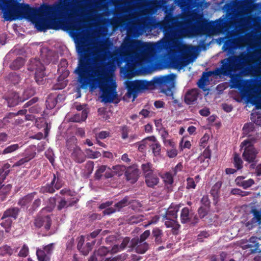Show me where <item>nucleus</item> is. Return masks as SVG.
Listing matches in <instances>:
<instances>
[{"label": "nucleus", "mask_w": 261, "mask_h": 261, "mask_svg": "<svg viewBox=\"0 0 261 261\" xmlns=\"http://www.w3.org/2000/svg\"><path fill=\"white\" fill-rule=\"evenodd\" d=\"M77 1L58 0L53 4H43L37 9L21 3L22 0H0V10L6 21L25 18L40 32L57 30L61 25L65 30L75 34L78 30Z\"/></svg>", "instance_id": "obj_1"}, {"label": "nucleus", "mask_w": 261, "mask_h": 261, "mask_svg": "<svg viewBox=\"0 0 261 261\" xmlns=\"http://www.w3.org/2000/svg\"><path fill=\"white\" fill-rule=\"evenodd\" d=\"M76 49L79 59L74 73L77 76V81L80 87L83 89L90 87L91 90L98 87L102 93V101L118 103L119 100L115 81L111 76L105 74L103 67L93 70L94 53L90 45L85 41H81L76 43Z\"/></svg>", "instance_id": "obj_2"}, {"label": "nucleus", "mask_w": 261, "mask_h": 261, "mask_svg": "<svg viewBox=\"0 0 261 261\" xmlns=\"http://www.w3.org/2000/svg\"><path fill=\"white\" fill-rule=\"evenodd\" d=\"M230 17L220 18L213 21H208L202 14H197L191 20L186 19L184 15H174L170 11H166L164 19L156 22L155 27L159 28L166 36L177 35L185 36L202 35L211 30L218 32L226 31L229 24Z\"/></svg>", "instance_id": "obj_3"}, {"label": "nucleus", "mask_w": 261, "mask_h": 261, "mask_svg": "<svg viewBox=\"0 0 261 261\" xmlns=\"http://www.w3.org/2000/svg\"><path fill=\"white\" fill-rule=\"evenodd\" d=\"M254 59L253 53H242L240 55L230 56L221 61V73L228 75L239 69L248 68V63Z\"/></svg>", "instance_id": "obj_4"}, {"label": "nucleus", "mask_w": 261, "mask_h": 261, "mask_svg": "<svg viewBox=\"0 0 261 261\" xmlns=\"http://www.w3.org/2000/svg\"><path fill=\"white\" fill-rule=\"evenodd\" d=\"M175 75L173 73L165 76L155 77L154 82L146 80H139L142 91L152 89L154 83L159 85L162 92L167 96H173V93L172 89L174 87ZM173 98V97H172Z\"/></svg>", "instance_id": "obj_5"}, {"label": "nucleus", "mask_w": 261, "mask_h": 261, "mask_svg": "<svg viewBox=\"0 0 261 261\" xmlns=\"http://www.w3.org/2000/svg\"><path fill=\"white\" fill-rule=\"evenodd\" d=\"M241 146L245 147L242 156L245 161L249 163L257 162L256 159L258 151L250 140H245L241 143Z\"/></svg>", "instance_id": "obj_6"}, {"label": "nucleus", "mask_w": 261, "mask_h": 261, "mask_svg": "<svg viewBox=\"0 0 261 261\" xmlns=\"http://www.w3.org/2000/svg\"><path fill=\"white\" fill-rule=\"evenodd\" d=\"M28 69L35 72V79L38 84L42 82L43 78L45 76V67L40 60L34 59L30 60Z\"/></svg>", "instance_id": "obj_7"}, {"label": "nucleus", "mask_w": 261, "mask_h": 261, "mask_svg": "<svg viewBox=\"0 0 261 261\" xmlns=\"http://www.w3.org/2000/svg\"><path fill=\"white\" fill-rule=\"evenodd\" d=\"M55 243H52L43 246L42 248H38L36 255L38 261H50L55 249Z\"/></svg>", "instance_id": "obj_8"}, {"label": "nucleus", "mask_w": 261, "mask_h": 261, "mask_svg": "<svg viewBox=\"0 0 261 261\" xmlns=\"http://www.w3.org/2000/svg\"><path fill=\"white\" fill-rule=\"evenodd\" d=\"M146 46V44L138 40L127 39L125 40L121 47L120 55L121 56L124 52H127L133 49H140Z\"/></svg>", "instance_id": "obj_9"}, {"label": "nucleus", "mask_w": 261, "mask_h": 261, "mask_svg": "<svg viewBox=\"0 0 261 261\" xmlns=\"http://www.w3.org/2000/svg\"><path fill=\"white\" fill-rule=\"evenodd\" d=\"M127 97H133L134 99L138 96V92L142 91L139 80L129 82L127 85Z\"/></svg>", "instance_id": "obj_10"}, {"label": "nucleus", "mask_w": 261, "mask_h": 261, "mask_svg": "<svg viewBox=\"0 0 261 261\" xmlns=\"http://www.w3.org/2000/svg\"><path fill=\"white\" fill-rule=\"evenodd\" d=\"M129 247L134 248L137 253L144 254L148 250L149 244L147 242H142L134 238L130 241Z\"/></svg>", "instance_id": "obj_11"}, {"label": "nucleus", "mask_w": 261, "mask_h": 261, "mask_svg": "<svg viewBox=\"0 0 261 261\" xmlns=\"http://www.w3.org/2000/svg\"><path fill=\"white\" fill-rule=\"evenodd\" d=\"M51 224V219L49 215L38 216L34 221V225L39 228L44 226L46 230H48Z\"/></svg>", "instance_id": "obj_12"}, {"label": "nucleus", "mask_w": 261, "mask_h": 261, "mask_svg": "<svg viewBox=\"0 0 261 261\" xmlns=\"http://www.w3.org/2000/svg\"><path fill=\"white\" fill-rule=\"evenodd\" d=\"M125 176L127 180L129 181L132 184H134L138 179L139 169L135 165L129 166L126 169Z\"/></svg>", "instance_id": "obj_13"}, {"label": "nucleus", "mask_w": 261, "mask_h": 261, "mask_svg": "<svg viewBox=\"0 0 261 261\" xmlns=\"http://www.w3.org/2000/svg\"><path fill=\"white\" fill-rule=\"evenodd\" d=\"M109 252V250L106 247L102 246L93 253L89 261H102L104 257Z\"/></svg>", "instance_id": "obj_14"}, {"label": "nucleus", "mask_w": 261, "mask_h": 261, "mask_svg": "<svg viewBox=\"0 0 261 261\" xmlns=\"http://www.w3.org/2000/svg\"><path fill=\"white\" fill-rule=\"evenodd\" d=\"M6 100L9 107H14L18 105L19 103L24 101V98H22V96H20L16 92H11Z\"/></svg>", "instance_id": "obj_15"}, {"label": "nucleus", "mask_w": 261, "mask_h": 261, "mask_svg": "<svg viewBox=\"0 0 261 261\" xmlns=\"http://www.w3.org/2000/svg\"><path fill=\"white\" fill-rule=\"evenodd\" d=\"M71 157L73 161L79 164L84 162L86 159V155L84 152L77 146L74 148Z\"/></svg>", "instance_id": "obj_16"}, {"label": "nucleus", "mask_w": 261, "mask_h": 261, "mask_svg": "<svg viewBox=\"0 0 261 261\" xmlns=\"http://www.w3.org/2000/svg\"><path fill=\"white\" fill-rule=\"evenodd\" d=\"M222 186V182L218 181L213 186L210 191V194L213 197V204L216 205L219 201L220 189Z\"/></svg>", "instance_id": "obj_17"}, {"label": "nucleus", "mask_w": 261, "mask_h": 261, "mask_svg": "<svg viewBox=\"0 0 261 261\" xmlns=\"http://www.w3.org/2000/svg\"><path fill=\"white\" fill-rule=\"evenodd\" d=\"M250 213L253 215L252 218L246 223V226L250 225L257 224L261 225V208L259 211L255 207L252 208L250 211Z\"/></svg>", "instance_id": "obj_18"}, {"label": "nucleus", "mask_w": 261, "mask_h": 261, "mask_svg": "<svg viewBox=\"0 0 261 261\" xmlns=\"http://www.w3.org/2000/svg\"><path fill=\"white\" fill-rule=\"evenodd\" d=\"M63 99V98L62 95H58L57 96L52 94L48 95L45 102L46 108L50 110L53 109L59 100L61 101Z\"/></svg>", "instance_id": "obj_19"}, {"label": "nucleus", "mask_w": 261, "mask_h": 261, "mask_svg": "<svg viewBox=\"0 0 261 261\" xmlns=\"http://www.w3.org/2000/svg\"><path fill=\"white\" fill-rule=\"evenodd\" d=\"M20 212V209L17 207H11L8 209H7L3 214V215L2 217V219L4 220L5 219L9 218H13L14 220H16L19 215Z\"/></svg>", "instance_id": "obj_20"}, {"label": "nucleus", "mask_w": 261, "mask_h": 261, "mask_svg": "<svg viewBox=\"0 0 261 261\" xmlns=\"http://www.w3.org/2000/svg\"><path fill=\"white\" fill-rule=\"evenodd\" d=\"M36 194V192H34L25 195L19 200L18 205L21 207L26 206L28 208L29 206L31 205L30 203L32 202Z\"/></svg>", "instance_id": "obj_21"}, {"label": "nucleus", "mask_w": 261, "mask_h": 261, "mask_svg": "<svg viewBox=\"0 0 261 261\" xmlns=\"http://www.w3.org/2000/svg\"><path fill=\"white\" fill-rule=\"evenodd\" d=\"M198 93L196 89L189 90L185 95V102L188 105L193 104L197 99Z\"/></svg>", "instance_id": "obj_22"}, {"label": "nucleus", "mask_w": 261, "mask_h": 261, "mask_svg": "<svg viewBox=\"0 0 261 261\" xmlns=\"http://www.w3.org/2000/svg\"><path fill=\"white\" fill-rule=\"evenodd\" d=\"M179 205L172 204L166 211L165 215L164 216V218L177 220V212L179 211Z\"/></svg>", "instance_id": "obj_23"}, {"label": "nucleus", "mask_w": 261, "mask_h": 261, "mask_svg": "<svg viewBox=\"0 0 261 261\" xmlns=\"http://www.w3.org/2000/svg\"><path fill=\"white\" fill-rule=\"evenodd\" d=\"M53 186L55 187L57 190L61 189L64 185V181L61 178L60 172L57 171L53 173V178L49 182Z\"/></svg>", "instance_id": "obj_24"}, {"label": "nucleus", "mask_w": 261, "mask_h": 261, "mask_svg": "<svg viewBox=\"0 0 261 261\" xmlns=\"http://www.w3.org/2000/svg\"><path fill=\"white\" fill-rule=\"evenodd\" d=\"M190 62L187 58L181 57L180 58L174 59L172 61V65L176 68L181 69L189 64Z\"/></svg>", "instance_id": "obj_25"}, {"label": "nucleus", "mask_w": 261, "mask_h": 261, "mask_svg": "<svg viewBox=\"0 0 261 261\" xmlns=\"http://www.w3.org/2000/svg\"><path fill=\"white\" fill-rule=\"evenodd\" d=\"M145 180L146 185L150 188H153L159 182V178L154 173L151 174H147V176H145Z\"/></svg>", "instance_id": "obj_26"}, {"label": "nucleus", "mask_w": 261, "mask_h": 261, "mask_svg": "<svg viewBox=\"0 0 261 261\" xmlns=\"http://www.w3.org/2000/svg\"><path fill=\"white\" fill-rule=\"evenodd\" d=\"M258 240V238L255 236H252L249 239L248 242L249 243L246 246L247 248H251L250 251L252 253L260 252L258 251L259 244Z\"/></svg>", "instance_id": "obj_27"}, {"label": "nucleus", "mask_w": 261, "mask_h": 261, "mask_svg": "<svg viewBox=\"0 0 261 261\" xmlns=\"http://www.w3.org/2000/svg\"><path fill=\"white\" fill-rule=\"evenodd\" d=\"M236 181L238 186L242 187L244 189H247L254 184L253 179L250 178L247 180H244V177L242 176L238 177L236 179Z\"/></svg>", "instance_id": "obj_28"}, {"label": "nucleus", "mask_w": 261, "mask_h": 261, "mask_svg": "<svg viewBox=\"0 0 261 261\" xmlns=\"http://www.w3.org/2000/svg\"><path fill=\"white\" fill-rule=\"evenodd\" d=\"M10 168L11 165L9 163H6L0 168V185L4 182L10 173Z\"/></svg>", "instance_id": "obj_29"}, {"label": "nucleus", "mask_w": 261, "mask_h": 261, "mask_svg": "<svg viewBox=\"0 0 261 261\" xmlns=\"http://www.w3.org/2000/svg\"><path fill=\"white\" fill-rule=\"evenodd\" d=\"M12 186L10 184L2 185L0 187V200L3 201L6 200L7 196L10 194Z\"/></svg>", "instance_id": "obj_30"}, {"label": "nucleus", "mask_w": 261, "mask_h": 261, "mask_svg": "<svg viewBox=\"0 0 261 261\" xmlns=\"http://www.w3.org/2000/svg\"><path fill=\"white\" fill-rule=\"evenodd\" d=\"M165 222V225L167 228H172L173 229L176 230H178L180 227V225L178 224L177 220L174 219H165L163 218Z\"/></svg>", "instance_id": "obj_31"}, {"label": "nucleus", "mask_w": 261, "mask_h": 261, "mask_svg": "<svg viewBox=\"0 0 261 261\" xmlns=\"http://www.w3.org/2000/svg\"><path fill=\"white\" fill-rule=\"evenodd\" d=\"M152 234L155 239V243L159 245L162 243V238L163 236L162 230L158 227L153 229Z\"/></svg>", "instance_id": "obj_32"}, {"label": "nucleus", "mask_w": 261, "mask_h": 261, "mask_svg": "<svg viewBox=\"0 0 261 261\" xmlns=\"http://www.w3.org/2000/svg\"><path fill=\"white\" fill-rule=\"evenodd\" d=\"M25 63L24 59L22 57H17L10 65L13 70H18L22 67Z\"/></svg>", "instance_id": "obj_33"}, {"label": "nucleus", "mask_w": 261, "mask_h": 261, "mask_svg": "<svg viewBox=\"0 0 261 261\" xmlns=\"http://www.w3.org/2000/svg\"><path fill=\"white\" fill-rule=\"evenodd\" d=\"M24 157L29 162L33 159L36 155V147L35 146H30L27 148L24 151Z\"/></svg>", "instance_id": "obj_34"}, {"label": "nucleus", "mask_w": 261, "mask_h": 261, "mask_svg": "<svg viewBox=\"0 0 261 261\" xmlns=\"http://www.w3.org/2000/svg\"><path fill=\"white\" fill-rule=\"evenodd\" d=\"M56 188L53 186L49 182L47 183L45 185L41 186L40 189V192L43 194L47 193L53 194L55 192Z\"/></svg>", "instance_id": "obj_35"}, {"label": "nucleus", "mask_w": 261, "mask_h": 261, "mask_svg": "<svg viewBox=\"0 0 261 261\" xmlns=\"http://www.w3.org/2000/svg\"><path fill=\"white\" fill-rule=\"evenodd\" d=\"M129 204L130 202L128 201V197L127 196H125L120 201L115 203L114 206L116 211H120L121 208L127 206Z\"/></svg>", "instance_id": "obj_36"}, {"label": "nucleus", "mask_w": 261, "mask_h": 261, "mask_svg": "<svg viewBox=\"0 0 261 261\" xmlns=\"http://www.w3.org/2000/svg\"><path fill=\"white\" fill-rule=\"evenodd\" d=\"M166 186L172 185L174 182L173 176L170 172H167L161 176Z\"/></svg>", "instance_id": "obj_37"}, {"label": "nucleus", "mask_w": 261, "mask_h": 261, "mask_svg": "<svg viewBox=\"0 0 261 261\" xmlns=\"http://www.w3.org/2000/svg\"><path fill=\"white\" fill-rule=\"evenodd\" d=\"M180 221L183 224L190 221L189 210L188 207L182 209L180 213Z\"/></svg>", "instance_id": "obj_38"}, {"label": "nucleus", "mask_w": 261, "mask_h": 261, "mask_svg": "<svg viewBox=\"0 0 261 261\" xmlns=\"http://www.w3.org/2000/svg\"><path fill=\"white\" fill-rule=\"evenodd\" d=\"M20 148L18 144H14L6 147L2 151H0V154H6L12 153Z\"/></svg>", "instance_id": "obj_39"}, {"label": "nucleus", "mask_w": 261, "mask_h": 261, "mask_svg": "<svg viewBox=\"0 0 261 261\" xmlns=\"http://www.w3.org/2000/svg\"><path fill=\"white\" fill-rule=\"evenodd\" d=\"M141 169L143 171L144 177L147 176V174H151L153 173L152 165L150 163H146L142 164Z\"/></svg>", "instance_id": "obj_40"}, {"label": "nucleus", "mask_w": 261, "mask_h": 261, "mask_svg": "<svg viewBox=\"0 0 261 261\" xmlns=\"http://www.w3.org/2000/svg\"><path fill=\"white\" fill-rule=\"evenodd\" d=\"M14 250L7 245L0 247V255L2 256L11 255L13 253Z\"/></svg>", "instance_id": "obj_41"}, {"label": "nucleus", "mask_w": 261, "mask_h": 261, "mask_svg": "<svg viewBox=\"0 0 261 261\" xmlns=\"http://www.w3.org/2000/svg\"><path fill=\"white\" fill-rule=\"evenodd\" d=\"M233 164L237 170H240L243 167V161L239 155L237 153L233 154Z\"/></svg>", "instance_id": "obj_42"}, {"label": "nucleus", "mask_w": 261, "mask_h": 261, "mask_svg": "<svg viewBox=\"0 0 261 261\" xmlns=\"http://www.w3.org/2000/svg\"><path fill=\"white\" fill-rule=\"evenodd\" d=\"M41 204V200L39 198L35 199L32 202V204L30 205V208L28 209L29 212L30 213H33L34 212L38 210V208L40 206Z\"/></svg>", "instance_id": "obj_43"}, {"label": "nucleus", "mask_w": 261, "mask_h": 261, "mask_svg": "<svg viewBox=\"0 0 261 261\" xmlns=\"http://www.w3.org/2000/svg\"><path fill=\"white\" fill-rule=\"evenodd\" d=\"M212 71L203 72L200 80H199L198 87L201 88L205 85V82L208 81V78L212 75Z\"/></svg>", "instance_id": "obj_44"}, {"label": "nucleus", "mask_w": 261, "mask_h": 261, "mask_svg": "<svg viewBox=\"0 0 261 261\" xmlns=\"http://www.w3.org/2000/svg\"><path fill=\"white\" fill-rule=\"evenodd\" d=\"M235 40L232 36H228L223 46L224 50H229L234 43Z\"/></svg>", "instance_id": "obj_45"}, {"label": "nucleus", "mask_w": 261, "mask_h": 261, "mask_svg": "<svg viewBox=\"0 0 261 261\" xmlns=\"http://www.w3.org/2000/svg\"><path fill=\"white\" fill-rule=\"evenodd\" d=\"M35 93V89L33 87H29L24 90L22 95V98H24V101L33 96Z\"/></svg>", "instance_id": "obj_46"}, {"label": "nucleus", "mask_w": 261, "mask_h": 261, "mask_svg": "<svg viewBox=\"0 0 261 261\" xmlns=\"http://www.w3.org/2000/svg\"><path fill=\"white\" fill-rule=\"evenodd\" d=\"M86 155L89 159H95L101 156V154L99 151H94L92 149L88 148L85 150Z\"/></svg>", "instance_id": "obj_47"}, {"label": "nucleus", "mask_w": 261, "mask_h": 261, "mask_svg": "<svg viewBox=\"0 0 261 261\" xmlns=\"http://www.w3.org/2000/svg\"><path fill=\"white\" fill-rule=\"evenodd\" d=\"M99 53L102 55L104 58H107L108 56L112 57V53L109 50V45L107 44L101 45L99 49Z\"/></svg>", "instance_id": "obj_48"}, {"label": "nucleus", "mask_w": 261, "mask_h": 261, "mask_svg": "<svg viewBox=\"0 0 261 261\" xmlns=\"http://www.w3.org/2000/svg\"><path fill=\"white\" fill-rule=\"evenodd\" d=\"M149 146L151 147V149L152 150V152L154 155L156 156L160 154L161 146L158 141L154 143H151V144H149Z\"/></svg>", "instance_id": "obj_49"}, {"label": "nucleus", "mask_w": 261, "mask_h": 261, "mask_svg": "<svg viewBox=\"0 0 261 261\" xmlns=\"http://www.w3.org/2000/svg\"><path fill=\"white\" fill-rule=\"evenodd\" d=\"M130 130V128L126 125H123L120 126V131L121 133V138L125 140L128 138V134Z\"/></svg>", "instance_id": "obj_50"}, {"label": "nucleus", "mask_w": 261, "mask_h": 261, "mask_svg": "<svg viewBox=\"0 0 261 261\" xmlns=\"http://www.w3.org/2000/svg\"><path fill=\"white\" fill-rule=\"evenodd\" d=\"M106 168L107 166L105 165H101L98 167L94 174L95 179L99 180L101 178L102 174L106 171Z\"/></svg>", "instance_id": "obj_51"}, {"label": "nucleus", "mask_w": 261, "mask_h": 261, "mask_svg": "<svg viewBox=\"0 0 261 261\" xmlns=\"http://www.w3.org/2000/svg\"><path fill=\"white\" fill-rule=\"evenodd\" d=\"M136 72L135 65L134 64H127L125 69V73L127 76H133Z\"/></svg>", "instance_id": "obj_52"}, {"label": "nucleus", "mask_w": 261, "mask_h": 261, "mask_svg": "<svg viewBox=\"0 0 261 261\" xmlns=\"http://www.w3.org/2000/svg\"><path fill=\"white\" fill-rule=\"evenodd\" d=\"M231 82L232 85L231 86V88H239L241 84V80L238 75L231 77Z\"/></svg>", "instance_id": "obj_53"}, {"label": "nucleus", "mask_w": 261, "mask_h": 261, "mask_svg": "<svg viewBox=\"0 0 261 261\" xmlns=\"http://www.w3.org/2000/svg\"><path fill=\"white\" fill-rule=\"evenodd\" d=\"M210 208L201 206L198 210V214L201 218L206 216L210 211Z\"/></svg>", "instance_id": "obj_54"}, {"label": "nucleus", "mask_w": 261, "mask_h": 261, "mask_svg": "<svg viewBox=\"0 0 261 261\" xmlns=\"http://www.w3.org/2000/svg\"><path fill=\"white\" fill-rule=\"evenodd\" d=\"M5 221L1 223V226L6 229V232H8V229L11 227L12 220L10 218L4 219Z\"/></svg>", "instance_id": "obj_55"}, {"label": "nucleus", "mask_w": 261, "mask_h": 261, "mask_svg": "<svg viewBox=\"0 0 261 261\" xmlns=\"http://www.w3.org/2000/svg\"><path fill=\"white\" fill-rule=\"evenodd\" d=\"M67 207H68V201L66 200L65 198H61L60 201L58 202L57 210L58 211H61L62 209Z\"/></svg>", "instance_id": "obj_56"}, {"label": "nucleus", "mask_w": 261, "mask_h": 261, "mask_svg": "<svg viewBox=\"0 0 261 261\" xmlns=\"http://www.w3.org/2000/svg\"><path fill=\"white\" fill-rule=\"evenodd\" d=\"M201 203L202 204V206L204 207H206L208 208L211 207V201L208 198V195H203L200 200Z\"/></svg>", "instance_id": "obj_57"}, {"label": "nucleus", "mask_w": 261, "mask_h": 261, "mask_svg": "<svg viewBox=\"0 0 261 261\" xmlns=\"http://www.w3.org/2000/svg\"><path fill=\"white\" fill-rule=\"evenodd\" d=\"M187 189H195L196 186V184L194 181V179L192 177H188L187 178Z\"/></svg>", "instance_id": "obj_58"}, {"label": "nucleus", "mask_w": 261, "mask_h": 261, "mask_svg": "<svg viewBox=\"0 0 261 261\" xmlns=\"http://www.w3.org/2000/svg\"><path fill=\"white\" fill-rule=\"evenodd\" d=\"M150 235V232L149 230H146L140 236L139 238L136 239H138L139 241L145 242V241L149 237Z\"/></svg>", "instance_id": "obj_59"}, {"label": "nucleus", "mask_w": 261, "mask_h": 261, "mask_svg": "<svg viewBox=\"0 0 261 261\" xmlns=\"http://www.w3.org/2000/svg\"><path fill=\"white\" fill-rule=\"evenodd\" d=\"M209 138L210 137L208 135L206 134H204L200 140V146L202 148L205 147L207 144V142L209 140Z\"/></svg>", "instance_id": "obj_60"}, {"label": "nucleus", "mask_w": 261, "mask_h": 261, "mask_svg": "<svg viewBox=\"0 0 261 261\" xmlns=\"http://www.w3.org/2000/svg\"><path fill=\"white\" fill-rule=\"evenodd\" d=\"M110 133L107 131H101L99 133L95 134V139H104L109 137Z\"/></svg>", "instance_id": "obj_61"}, {"label": "nucleus", "mask_w": 261, "mask_h": 261, "mask_svg": "<svg viewBox=\"0 0 261 261\" xmlns=\"http://www.w3.org/2000/svg\"><path fill=\"white\" fill-rule=\"evenodd\" d=\"M41 108L38 104L32 106L29 109L30 113L38 114L41 111Z\"/></svg>", "instance_id": "obj_62"}, {"label": "nucleus", "mask_w": 261, "mask_h": 261, "mask_svg": "<svg viewBox=\"0 0 261 261\" xmlns=\"http://www.w3.org/2000/svg\"><path fill=\"white\" fill-rule=\"evenodd\" d=\"M29 253V248L25 245H23L21 249H20L18 255L21 257H26Z\"/></svg>", "instance_id": "obj_63"}, {"label": "nucleus", "mask_w": 261, "mask_h": 261, "mask_svg": "<svg viewBox=\"0 0 261 261\" xmlns=\"http://www.w3.org/2000/svg\"><path fill=\"white\" fill-rule=\"evenodd\" d=\"M128 221L130 224H137L142 221V218L140 216H132L129 218Z\"/></svg>", "instance_id": "obj_64"}]
</instances>
